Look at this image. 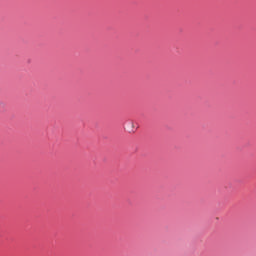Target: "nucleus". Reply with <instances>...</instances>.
Returning <instances> with one entry per match:
<instances>
[{
	"instance_id": "nucleus-1",
	"label": "nucleus",
	"mask_w": 256,
	"mask_h": 256,
	"mask_svg": "<svg viewBox=\"0 0 256 256\" xmlns=\"http://www.w3.org/2000/svg\"><path fill=\"white\" fill-rule=\"evenodd\" d=\"M131 124H132V126L134 127L135 123L132 122Z\"/></svg>"
}]
</instances>
